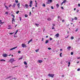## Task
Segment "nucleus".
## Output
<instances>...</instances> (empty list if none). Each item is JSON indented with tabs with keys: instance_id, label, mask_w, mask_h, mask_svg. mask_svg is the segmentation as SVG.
<instances>
[{
	"instance_id": "nucleus-1",
	"label": "nucleus",
	"mask_w": 80,
	"mask_h": 80,
	"mask_svg": "<svg viewBox=\"0 0 80 80\" xmlns=\"http://www.w3.org/2000/svg\"><path fill=\"white\" fill-rule=\"evenodd\" d=\"M52 2V0H48L47 2H46L47 4H50V3Z\"/></svg>"
},
{
	"instance_id": "nucleus-2",
	"label": "nucleus",
	"mask_w": 80,
	"mask_h": 80,
	"mask_svg": "<svg viewBox=\"0 0 80 80\" xmlns=\"http://www.w3.org/2000/svg\"><path fill=\"white\" fill-rule=\"evenodd\" d=\"M14 62V59L13 58H11L10 60L9 61V62H10V63H13Z\"/></svg>"
},
{
	"instance_id": "nucleus-3",
	"label": "nucleus",
	"mask_w": 80,
	"mask_h": 80,
	"mask_svg": "<svg viewBox=\"0 0 80 80\" xmlns=\"http://www.w3.org/2000/svg\"><path fill=\"white\" fill-rule=\"evenodd\" d=\"M48 75L50 77H52L53 78V77H54V74H49Z\"/></svg>"
},
{
	"instance_id": "nucleus-4",
	"label": "nucleus",
	"mask_w": 80,
	"mask_h": 80,
	"mask_svg": "<svg viewBox=\"0 0 80 80\" xmlns=\"http://www.w3.org/2000/svg\"><path fill=\"white\" fill-rule=\"evenodd\" d=\"M22 47H23V48H24V47H27V46H26V45L24 43V44H22Z\"/></svg>"
},
{
	"instance_id": "nucleus-5",
	"label": "nucleus",
	"mask_w": 80,
	"mask_h": 80,
	"mask_svg": "<svg viewBox=\"0 0 80 80\" xmlns=\"http://www.w3.org/2000/svg\"><path fill=\"white\" fill-rule=\"evenodd\" d=\"M2 56L3 57H7L8 56V55H7V54H3Z\"/></svg>"
},
{
	"instance_id": "nucleus-6",
	"label": "nucleus",
	"mask_w": 80,
	"mask_h": 80,
	"mask_svg": "<svg viewBox=\"0 0 80 80\" xmlns=\"http://www.w3.org/2000/svg\"><path fill=\"white\" fill-rule=\"evenodd\" d=\"M15 6H16V4L15 3H14L12 7V8H15Z\"/></svg>"
},
{
	"instance_id": "nucleus-7",
	"label": "nucleus",
	"mask_w": 80,
	"mask_h": 80,
	"mask_svg": "<svg viewBox=\"0 0 80 80\" xmlns=\"http://www.w3.org/2000/svg\"><path fill=\"white\" fill-rule=\"evenodd\" d=\"M17 48V47H15L12 48H11L9 50H10V51L12 50H14V49H15V48Z\"/></svg>"
},
{
	"instance_id": "nucleus-8",
	"label": "nucleus",
	"mask_w": 80,
	"mask_h": 80,
	"mask_svg": "<svg viewBox=\"0 0 80 80\" xmlns=\"http://www.w3.org/2000/svg\"><path fill=\"white\" fill-rule=\"evenodd\" d=\"M32 40L33 39H31L29 41V42H28V44H29V43H30V42H32Z\"/></svg>"
},
{
	"instance_id": "nucleus-9",
	"label": "nucleus",
	"mask_w": 80,
	"mask_h": 80,
	"mask_svg": "<svg viewBox=\"0 0 80 80\" xmlns=\"http://www.w3.org/2000/svg\"><path fill=\"white\" fill-rule=\"evenodd\" d=\"M43 61L42 60H39L38 61V63H41Z\"/></svg>"
},
{
	"instance_id": "nucleus-10",
	"label": "nucleus",
	"mask_w": 80,
	"mask_h": 80,
	"mask_svg": "<svg viewBox=\"0 0 80 80\" xmlns=\"http://www.w3.org/2000/svg\"><path fill=\"white\" fill-rule=\"evenodd\" d=\"M71 48V47H70V46L68 47L67 48L68 50H70Z\"/></svg>"
},
{
	"instance_id": "nucleus-11",
	"label": "nucleus",
	"mask_w": 80,
	"mask_h": 80,
	"mask_svg": "<svg viewBox=\"0 0 80 80\" xmlns=\"http://www.w3.org/2000/svg\"><path fill=\"white\" fill-rule=\"evenodd\" d=\"M12 24H13V22H15V18H12Z\"/></svg>"
},
{
	"instance_id": "nucleus-12",
	"label": "nucleus",
	"mask_w": 80,
	"mask_h": 80,
	"mask_svg": "<svg viewBox=\"0 0 80 80\" xmlns=\"http://www.w3.org/2000/svg\"><path fill=\"white\" fill-rule=\"evenodd\" d=\"M47 20L48 21H51V20H52V19H51L50 18H48Z\"/></svg>"
},
{
	"instance_id": "nucleus-13",
	"label": "nucleus",
	"mask_w": 80,
	"mask_h": 80,
	"mask_svg": "<svg viewBox=\"0 0 80 80\" xmlns=\"http://www.w3.org/2000/svg\"><path fill=\"white\" fill-rule=\"evenodd\" d=\"M25 7L26 8H28V4H26L25 5Z\"/></svg>"
},
{
	"instance_id": "nucleus-14",
	"label": "nucleus",
	"mask_w": 80,
	"mask_h": 80,
	"mask_svg": "<svg viewBox=\"0 0 80 80\" xmlns=\"http://www.w3.org/2000/svg\"><path fill=\"white\" fill-rule=\"evenodd\" d=\"M55 36H56V37H59V33H57V34Z\"/></svg>"
},
{
	"instance_id": "nucleus-15",
	"label": "nucleus",
	"mask_w": 80,
	"mask_h": 80,
	"mask_svg": "<svg viewBox=\"0 0 80 80\" xmlns=\"http://www.w3.org/2000/svg\"><path fill=\"white\" fill-rule=\"evenodd\" d=\"M17 6L18 7V8H20V3H19L18 4Z\"/></svg>"
},
{
	"instance_id": "nucleus-16",
	"label": "nucleus",
	"mask_w": 80,
	"mask_h": 80,
	"mask_svg": "<svg viewBox=\"0 0 80 80\" xmlns=\"http://www.w3.org/2000/svg\"><path fill=\"white\" fill-rule=\"evenodd\" d=\"M48 41H49V40H46V42H45L46 44L48 43Z\"/></svg>"
},
{
	"instance_id": "nucleus-17",
	"label": "nucleus",
	"mask_w": 80,
	"mask_h": 80,
	"mask_svg": "<svg viewBox=\"0 0 80 80\" xmlns=\"http://www.w3.org/2000/svg\"><path fill=\"white\" fill-rule=\"evenodd\" d=\"M0 61L1 62H5V60L3 59H1L0 60Z\"/></svg>"
},
{
	"instance_id": "nucleus-18",
	"label": "nucleus",
	"mask_w": 80,
	"mask_h": 80,
	"mask_svg": "<svg viewBox=\"0 0 80 80\" xmlns=\"http://www.w3.org/2000/svg\"><path fill=\"white\" fill-rule=\"evenodd\" d=\"M66 2H67V1L64 0L63 1V2H63V3L65 4V3H66Z\"/></svg>"
},
{
	"instance_id": "nucleus-19",
	"label": "nucleus",
	"mask_w": 80,
	"mask_h": 80,
	"mask_svg": "<svg viewBox=\"0 0 80 80\" xmlns=\"http://www.w3.org/2000/svg\"><path fill=\"white\" fill-rule=\"evenodd\" d=\"M24 65H27V62H26V61H24Z\"/></svg>"
},
{
	"instance_id": "nucleus-20",
	"label": "nucleus",
	"mask_w": 80,
	"mask_h": 80,
	"mask_svg": "<svg viewBox=\"0 0 80 80\" xmlns=\"http://www.w3.org/2000/svg\"><path fill=\"white\" fill-rule=\"evenodd\" d=\"M35 25L37 27H38L39 26V24H35Z\"/></svg>"
},
{
	"instance_id": "nucleus-21",
	"label": "nucleus",
	"mask_w": 80,
	"mask_h": 80,
	"mask_svg": "<svg viewBox=\"0 0 80 80\" xmlns=\"http://www.w3.org/2000/svg\"><path fill=\"white\" fill-rule=\"evenodd\" d=\"M23 58V57H22V56H21V58H19L18 60H22Z\"/></svg>"
},
{
	"instance_id": "nucleus-22",
	"label": "nucleus",
	"mask_w": 80,
	"mask_h": 80,
	"mask_svg": "<svg viewBox=\"0 0 80 80\" xmlns=\"http://www.w3.org/2000/svg\"><path fill=\"white\" fill-rule=\"evenodd\" d=\"M32 1H31L30 2V5H32Z\"/></svg>"
},
{
	"instance_id": "nucleus-23",
	"label": "nucleus",
	"mask_w": 80,
	"mask_h": 80,
	"mask_svg": "<svg viewBox=\"0 0 80 80\" xmlns=\"http://www.w3.org/2000/svg\"><path fill=\"white\" fill-rule=\"evenodd\" d=\"M18 32V30H17L16 32L15 33V35H16V34H17V32Z\"/></svg>"
},
{
	"instance_id": "nucleus-24",
	"label": "nucleus",
	"mask_w": 80,
	"mask_h": 80,
	"mask_svg": "<svg viewBox=\"0 0 80 80\" xmlns=\"http://www.w3.org/2000/svg\"><path fill=\"white\" fill-rule=\"evenodd\" d=\"M56 7H57V8H58V7H59V4H57L56 5Z\"/></svg>"
},
{
	"instance_id": "nucleus-25",
	"label": "nucleus",
	"mask_w": 80,
	"mask_h": 80,
	"mask_svg": "<svg viewBox=\"0 0 80 80\" xmlns=\"http://www.w3.org/2000/svg\"><path fill=\"white\" fill-rule=\"evenodd\" d=\"M5 8H6L7 9V10H8V7H7V6H6L5 5Z\"/></svg>"
},
{
	"instance_id": "nucleus-26",
	"label": "nucleus",
	"mask_w": 80,
	"mask_h": 80,
	"mask_svg": "<svg viewBox=\"0 0 80 80\" xmlns=\"http://www.w3.org/2000/svg\"><path fill=\"white\" fill-rule=\"evenodd\" d=\"M68 67H70V62H69L68 63Z\"/></svg>"
},
{
	"instance_id": "nucleus-27",
	"label": "nucleus",
	"mask_w": 80,
	"mask_h": 80,
	"mask_svg": "<svg viewBox=\"0 0 80 80\" xmlns=\"http://www.w3.org/2000/svg\"><path fill=\"white\" fill-rule=\"evenodd\" d=\"M62 53H61L60 54V57H62Z\"/></svg>"
},
{
	"instance_id": "nucleus-28",
	"label": "nucleus",
	"mask_w": 80,
	"mask_h": 80,
	"mask_svg": "<svg viewBox=\"0 0 80 80\" xmlns=\"http://www.w3.org/2000/svg\"><path fill=\"white\" fill-rule=\"evenodd\" d=\"M74 38L73 37H72L71 38V40H73V39Z\"/></svg>"
},
{
	"instance_id": "nucleus-29",
	"label": "nucleus",
	"mask_w": 80,
	"mask_h": 80,
	"mask_svg": "<svg viewBox=\"0 0 80 80\" xmlns=\"http://www.w3.org/2000/svg\"><path fill=\"white\" fill-rule=\"evenodd\" d=\"M42 7H45V4L44 3L42 5Z\"/></svg>"
},
{
	"instance_id": "nucleus-30",
	"label": "nucleus",
	"mask_w": 80,
	"mask_h": 80,
	"mask_svg": "<svg viewBox=\"0 0 80 80\" xmlns=\"http://www.w3.org/2000/svg\"><path fill=\"white\" fill-rule=\"evenodd\" d=\"M0 24H1V25H2V22L1 20H0Z\"/></svg>"
},
{
	"instance_id": "nucleus-31",
	"label": "nucleus",
	"mask_w": 80,
	"mask_h": 80,
	"mask_svg": "<svg viewBox=\"0 0 80 80\" xmlns=\"http://www.w3.org/2000/svg\"><path fill=\"white\" fill-rule=\"evenodd\" d=\"M5 14H6L7 15H8V12H6Z\"/></svg>"
},
{
	"instance_id": "nucleus-32",
	"label": "nucleus",
	"mask_w": 80,
	"mask_h": 80,
	"mask_svg": "<svg viewBox=\"0 0 80 80\" xmlns=\"http://www.w3.org/2000/svg\"><path fill=\"white\" fill-rule=\"evenodd\" d=\"M25 17H28V15L27 14H25Z\"/></svg>"
},
{
	"instance_id": "nucleus-33",
	"label": "nucleus",
	"mask_w": 80,
	"mask_h": 80,
	"mask_svg": "<svg viewBox=\"0 0 80 80\" xmlns=\"http://www.w3.org/2000/svg\"><path fill=\"white\" fill-rule=\"evenodd\" d=\"M74 20H77V17H75Z\"/></svg>"
},
{
	"instance_id": "nucleus-34",
	"label": "nucleus",
	"mask_w": 80,
	"mask_h": 80,
	"mask_svg": "<svg viewBox=\"0 0 80 80\" xmlns=\"http://www.w3.org/2000/svg\"><path fill=\"white\" fill-rule=\"evenodd\" d=\"M72 22H73V20H75V19L74 18H72Z\"/></svg>"
},
{
	"instance_id": "nucleus-35",
	"label": "nucleus",
	"mask_w": 80,
	"mask_h": 80,
	"mask_svg": "<svg viewBox=\"0 0 80 80\" xmlns=\"http://www.w3.org/2000/svg\"><path fill=\"white\" fill-rule=\"evenodd\" d=\"M71 55H73V52H72L71 53Z\"/></svg>"
},
{
	"instance_id": "nucleus-36",
	"label": "nucleus",
	"mask_w": 80,
	"mask_h": 80,
	"mask_svg": "<svg viewBox=\"0 0 80 80\" xmlns=\"http://www.w3.org/2000/svg\"><path fill=\"white\" fill-rule=\"evenodd\" d=\"M15 2L16 3H18V0H15Z\"/></svg>"
},
{
	"instance_id": "nucleus-37",
	"label": "nucleus",
	"mask_w": 80,
	"mask_h": 80,
	"mask_svg": "<svg viewBox=\"0 0 80 80\" xmlns=\"http://www.w3.org/2000/svg\"><path fill=\"white\" fill-rule=\"evenodd\" d=\"M39 50V49H38L37 50H36L35 51L36 52H38V51Z\"/></svg>"
},
{
	"instance_id": "nucleus-38",
	"label": "nucleus",
	"mask_w": 80,
	"mask_h": 80,
	"mask_svg": "<svg viewBox=\"0 0 80 80\" xmlns=\"http://www.w3.org/2000/svg\"><path fill=\"white\" fill-rule=\"evenodd\" d=\"M12 16L13 18H15V16L13 14L11 15Z\"/></svg>"
},
{
	"instance_id": "nucleus-39",
	"label": "nucleus",
	"mask_w": 80,
	"mask_h": 80,
	"mask_svg": "<svg viewBox=\"0 0 80 80\" xmlns=\"http://www.w3.org/2000/svg\"><path fill=\"white\" fill-rule=\"evenodd\" d=\"M49 40H50V41L52 40V38H50L49 39Z\"/></svg>"
},
{
	"instance_id": "nucleus-40",
	"label": "nucleus",
	"mask_w": 80,
	"mask_h": 80,
	"mask_svg": "<svg viewBox=\"0 0 80 80\" xmlns=\"http://www.w3.org/2000/svg\"><path fill=\"white\" fill-rule=\"evenodd\" d=\"M19 13V11H18L16 12L17 14H18Z\"/></svg>"
},
{
	"instance_id": "nucleus-41",
	"label": "nucleus",
	"mask_w": 80,
	"mask_h": 80,
	"mask_svg": "<svg viewBox=\"0 0 80 80\" xmlns=\"http://www.w3.org/2000/svg\"><path fill=\"white\" fill-rule=\"evenodd\" d=\"M52 27H54V26H55V24H52Z\"/></svg>"
},
{
	"instance_id": "nucleus-42",
	"label": "nucleus",
	"mask_w": 80,
	"mask_h": 80,
	"mask_svg": "<svg viewBox=\"0 0 80 80\" xmlns=\"http://www.w3.org/2000/svg\"><path fill=\"white\" fill-rule=\"evenodd\" d=\"M12 28H7L8 29H12Z\"/></svg>"
},
{
	"instance_id": "nucleus-43",
	"label": "nucleus",
	"mask_w": 80,
	"mask_h": 80,
	"mask_svg": "<svg viewBox=\"0 0 80 80\" xmlns=\"http://www.w3.org/2000/svg\"><path fill=\"white\" fill-rule=\"evenodd\" d=\"M48 50H51L52 48H48Z\"/></svg>"
},
{
	"instance_id": "nucleus-44",
	"label": "nucleus",
	"mask_w": 80,
	"mask_h": 80,
	"mask_svg": "<svg viewBox=\"0 0 80 80\" xmlns=\"http://www.w3.org/2000/svg\"><path fill=\"white\" fill-rule=\"evenodd\" d=\"M13 33H10L9 34H10V35H13Z\"/></svg>"
},
{
	"instance_id": "nucleus-45",
	"label": "nucleus",
	"mask_w": 80,
	"mask_h": 80,
	"mask_svg": "<svg viewBox=\"0 0 80 80\" xmlns=\"http://www.w3.org/2000/svg\"><path fill=\"white\" fill-rule=\"evenodd\" d=\"M11 77H12V76L9 77H8V78H6V79H8V78H10Z\"/></svg>"
},
{
	"instance_id": "nucleus-46",
	"label": "nucleus",
	"mask_w": 80,
	"mask_h": 80,
	"mask_svg": "<svg viewBox=\"0 0 80 80\" xmlns=\"http://www.w3.org/2000/svg\"><path fill=\"white\" fill-rule=\"evenodd\" d=\"M78 29H77L75 30V32H77L78 31Z\"/></svg>"
},
{
	"instance_id": "nucleus-47",
	"label": "nucleus",
	"mask_w": 80,
	"mask_h": 80,
	"mask_svg": "<svg viewBox=\"0 0 80 80\" xmlns=\"http://www.w3.org/2000/svg\"><path fill=\"white\" fill-rule=\"evenodd\" d=\"M29 7H32V4H30V5H29Z\"/></svg>"
},
{
	"instance_id": "nucleus-48",
	"label": "nucleus",
	"mask_w": 80,
	"mask_h": 80,
	"mask_svg": "<svg viewBox=\"0 0 80 80\" xmlns=\"http://www.w3.org/2000/svg\"><path fill=\"white\" fill-rule=\"evenodd\" d=\"M25 67L26 68H27V67H28V66L27 65H26V66H25Z\"/></svg>"
},
{
	"instance_id": "nucleus-49",
	"label": "nucleus",
	"mask_w": 80,
	"mask_h": 80,
	"mask_svg": "<svg viewBox=\"0 0 80 80\" xmlns=\"http://www.w3.org/2000/svg\"><path fill=\"white\" fill-rule=\"evenodd\" d=\"M79 70H80V69L78 68L77 69V71H79Z\"/></svg>"
},
{
	"instance_id": "nucleus-50",
	"label": "nucleus",
	"mask_w": 80,
	"mask_h": 80,
	"mask_svg": "<svg viewBox=\"0 0 80 80\" xmlns=\"http://www.w3.org/2000/svg\"><path fill=\"white\" fill-rule=\"evenodd\" d=\"M21 52H20V51H18V53H20Z\"/></svg>"
},
{
	"instance_id": "nucleus-51",
	"label": "nucleus",
	"mask_w": 80,
	"mask_h": 80,
	"mask_svg": "<svg viewBox=\"0 0 80 80\" xmlns=\"http://www.w3.org/2000/svg\"><path fill=\"white\" fill-rule=\"evenodd\" d=\"M51 8L52 9H53L54 8L53 7V6L51 7Z\"/></svg>"
},
{
	"instance_id": "nucleus-52",
	"label": "nucleus",
	"mask_w": 80,
	"mask_h": 80,
	"mask_svg": "<svg viewBox=\"0 0 80 80\" xmlns=\"http://www.w3.org/2000/svg\"><path fill=\"white\" fill-rule=\"evenodd\" d=\"M77 59H80V57H79Z\"/></svg>"
},
{
	"instance_id": "nucleus-53",
	"label": "nucleus",
	"mask_w": 80,
	"mask_h": 80,
	"mask_svg": "<svg viewBox=\"0 0 80 80\" xmlns=\"http://www.w3.org/2000/svg\"><path fill=\"white\" fill-rule=\"evenodd\" d=\"M60 16H58V19H60Z\"/></svg>"
},
{
	"instance_id": "nucleus-54",
	"label": "nucleus",
	"mask_w": 80,
	"mask_h": 80,
	"mask_svg": "<svg viewBox=\"0 0 80 80\" xmlns=\"http://www.w3.org/2000/svg\"><path fill=\"white\" fill-rule=\"evenodd\" d=\"M52 30H53V29H55V28H54V27H52Z\"/></svg>"
},
{
	"instance_id": "nucleus-55",
	"label": "nucleus",
	"mask_w": 80,
	"mask_h": 80,
	"mask_svg": "<svg viewBox=\"0 0 80 80\" xmlns=\"http://www.w3.org/2000/svg\"><path fill=\"white\" fill-rule=\"evenodd\" d=\"M78 7H80V4H78Z\"/></svg>"
},
{
	"instance_id": "nucleus-56",
	"label": "nucleus",
	"mask_w": 80,
	"mask_h": 80,
	"mask_svg": "<svg viewBox=\"0 0 80 80\" xmlns=\"http://www.w3.org/2000/svg\"><path fill=\"white\" fill-rule=\"evenodd\" d=\"M42 41H43V38H42Z\"/></svg>"
},
{
	"instance_id": "nucleus-57",
	"label": "nucleus",
	"mask_w": 80,
	"mask_h": 80,
	"mask_svg": "<svg viewBox=\"0 0 80 80\" xmlns=\"http://www.w3.org/2000/svg\"><path fill=\"white\" fill-rule=\"evenodd\" d=\"M63 3L62 2L61 4V5H63Z\"/></svg>"
},
{
	"instance_id": "nucleus-58",
	"label": "nucleus",
	"mask_w": 80,
	"mask_h": 80,
	"mask_svg": "<svg viewBox=\"0 0 80 80\" xmlns=\"http://www.w3.org/2000/svg\"><path fill=\"white\" fill-rule=\"evenodd\" d=\"M79 11V10H77V12H78Z\"/></svg>"
},
{
	"instance_id": "nucleus-59",
	"label": "nucleus",
	"mask_w": 80,
	"mask_h": 80,
	"mask_svg": "<svg viewBox=\"0 0 80 80\" xmlns=\"http://www.w3.org/2000/svg\"><path fill=\"white\" fill-rule=\"evenodd\" d=\"M61 8L62 9H63V7H61Z\"/></svg>"
},
{
	"instance_id": "nucleus-60",
	"label": "nucleus",
	"mask_w": 80,
	"mask_h": 80,
	"mask_svg": "<svg viewBox=\"0 0 80 80\" xmlns=\"http://www.w3.org/2000/svg\"><path fill=\"white\" fill-rule=\"evenodd\" d=\"M11 6H12V5H10L9 6V7H11Z\"/></svg>"
},
{
	"instance_id": "nucleus-61",
	"label": "nucleus",
	"mask_w": 80,
	"mask_h": 80,
	"mask_svg": "<svg viewBox=\"0 0 80 80\" xmlns=\"http://www.w3.org/2000/svg\"><path fill=\"white\" fill-rule=\"evenodd\" d=\"M48 36H46V38H48Z\"/></svg>"
},
{
	"instance_id": "nucleus-62",
	"label": "nucleus",
	"mask_w": 80,
	"mask_h": 80,
	"mask_svg": "<svg viewBox=\"0 0 80 80\" xmlns=\"http://www.w3.org/2000/svg\"><path fill=\"white\" fill-rule=\"evenodd\" d=\"M12 79H16V78H12Z\"/></svg>"
},
{
	"instance_id": "nucleus-63",
	"label": "nucleus",
	"mask_w": 80,
	"mask_h": 80,
	"mask_svg": "<svg viewBox=\"0 0 80 80\" xmlns=\"http://www.w3.org/2000/svg\"><path fill=\"white\" fill-rule=\"evenodd\" d=\"M17 25H18L17 24L16 25H15V27H17Z\"/></svg>"
},
{
	"instance_id": "nucleus-64",
	"label": "nucleus",
	"mask_w": 80,
	"mask_h": 80,
	"mask_svg": "<svg viewBox=\"0 0 80 80\" xmlns=\"http://www.w3.org/2000/svg\"><path fill=\"white\" fill-rule=\"evenodd\" d=\"M74 10H76V8H74Z\"/></svg>"
}]
</instances>
